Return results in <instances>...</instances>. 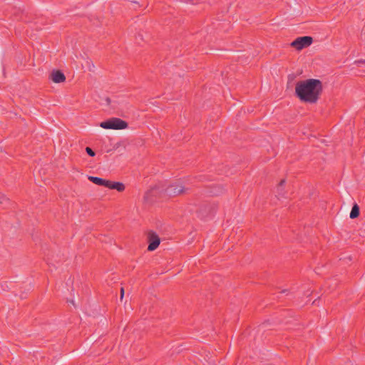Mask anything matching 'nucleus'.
<instances>
[{
  "mask_svg": "<svg viewBox=\"0 0 365 365\" xmlns=\"http://www.w3.org/2000/svg\"><path fill=\"white\" fill-rule=\"evenodd\" d=\"M359 207L356 204H355L351 208L349 217L351 219H354V218L357 217L359 216Z\"/></svg>",
  "mask_w": 365,
  "mask_h": 365,
  "instance_id": "obj_9",
  "label": "nucleus"
},
{
  "mask_svg": "<svg viewBox=\"0 0 365 365\" xmlns=\"http://www.w3.org/2000/svg\"><path fill=\"white\" fill-rule=\"evenodd\" d=\"M148 240L150 244L148 245V250L149 251L155 250L160 245V240L158 235L154 232H150L148 233Z\"/></svg>",
  "mask_w": 365,
  "mask_h": 365,
  "instance_id": "obj_5",
  "label": "nucleus"
},
{
  "mask_svg": "<svg viewBox=\"0 0 365 365\" xmlns=\"http://www.w3.org/2000/svg\"><path fill=\"white\" fill-rule=\"evenodd\" d=\"M86 151L88 153V155L93 157L95 156V152L89 147L86 148Z\"/></svg>",
  "mask_w": 365,
  "mask_h": 365,
  "instance_id": "obj_10",
  "label": "nucleus"
},
{
  "mask_svg": "<svg viewBox=\"0 0 365 365\" xmlns=\"http://www.w3.org/2000/svg\"><path fill=\"white\" fill-rule=\"evenodd\" d=\"M186 189L181 182H175L170 185L165 190L167 195L175 196L183 193Z\"/></svg>",
  "mask_w": 365,
  "mask_h": 365,
  "instance_id": "obj_4",
  "label": "nucleus"
},
{
  "mask_svg": "<svg viewBox=\"0 0 365 365\" xmlns=\"http://www.w3.org/2000/svg\"><path fill=\"white\" fill-rule=\"evenodd\" d=\"M313 39L310 36H302L297 38L291 43V46L297 50H302V48L310 46L312 43Z\"/></svg>",
  "mask_w": 365,
  "mask_h": 365,
  "instance_id": "obj_3",
  "label": "nucleus"
},
{
  "mask_svg": "<svg viewBox=\"0 0 365 365\" xmlns=\"http://www.w3.org/2000/svg\"><path fill=\"white\" fill-rule=\"evenodd\" d=\"M124 296V289L122 287L120 289V299H122Z\"/></svg>",
  "mask_w": 365,
  "mask_h": 365,
  "instance_id": "obj_13",
  "label": "nucleus"
},
{
  "mask_svg": "<svg viewBox=\"0 0 365 365\" xmlns=\"http://www.w3.org/2000/svg\"><path fill=\"white\" fill-rule=\"evenodd\" d=\"M50 79L56 83H60L66 81V77L61 71H53L50 74Z\"/></svg>",
  "mask_w": 365,
  "mask_h": 365,
  "instance_id": "obj_6",
  "label": "nucleus"
},
{
  "mask_svg": "<svg viewBox=\"0 0 365 365\" xmlns=\"http://www.w3.org/2000/svg\"><path fill=\"white\" fill-rule=\"evenodd\" d=\"M284 182H285V180H281V182H280L279 185H278L277 189H278L279 194H280V193H281V191H282V185L284 184Z\"/></svg>",
  "mask_w": 365,
  "mask_h": 365,
  "instance_id": "obj_11",
  "label": "nucleus"
},
{
  "mask_svg": "<svg viewBox=\"0 0 365 365\" xmlns=\"http://www.w3.org/2000/svg\"><path fill=\"white\" fill-rule=\"evenodd\" d=\"M6 200V197H2L0 200V203H3L4 201Z\"/></svg>",
  "mask_w": 365,
  "mask_h": 365,
  "instance_id": "obj_14",
  "label": "nucleus"
},
{
  "mask_svg": "<svg viewBox=\"0 0 365 365\" xmlns=\"http://www.w3.org/2000/svg\"><path fill=\"white\" fill-rule=\"evenodd\" d=\"M104 187L109 189L116 190L119 192H122L125 190V185L122 182H112L107 180H106Z\"/></svg>",
  "mask_w": 365,
  "mask_h": 365,
  "instance_id": "obj_7",
  "label": "nucleus"
},
{
  "mask_svg": "<svg viewBox=\"0 0 365 365\" xmlns=\"http://www.w3.org/2000/svg\"><path fill=\"white\" fill-rule=\"evenodd\" d=\"M88 180L93 183L101 186H104L106 182L105 179L94 176H89Z\"/></svg>",
  "mask_w": 365,
  "mask_h": 365,
  "instance_id": "obj_8",
  "label": "nucleus"
},
{
  "mask_svg": "<svg viewBox=\"0 0 365 365\" xmlns=\"http://www.w3.org/2000/svg\"><path fill=\"white\" fill-rule=\"evenodd\" d=\"M355 63L357 64L358 66H359L360 63H365V59L364 60L356 61Z\"/></svg>",
  "mask_w": 365,
  "mask_h": 365,
  "instance_id": "obj_12",
  "label": "nucleus"
},
{
  "mask_svg": "<svg viewBox=\"0 0 365 365\" xmlns=\"http://www.w3.org/2000/svg\"><path fill=\"white\" fill-rule=\"evenodd\" d=\"M322 89V83L320 80L309 78L297 83L295 93L301 101L315 103L319 100Z\"/></svg>",
  "mask_w": 365,
  "mask_h": 365,
  "instance_id": "obj_1",
  "label": "nucleus"
},
{
  "mask_svg": "<svg viewBox=\"0 0 365 365\" xmlns=\"http://www.w3.org/2000/svg\"><path fill=\"white\" fill-rule=\"evenodd\" d=\"M100 126L104 129L120 130L128 127V123L118 118H112L108 120L101 122Z\"/></svg>",
  "mask_w": 365,
  "mask_h": 365,
  "instance_id": "obj_2",
  "label": "nucleus"
}]
</instances>
